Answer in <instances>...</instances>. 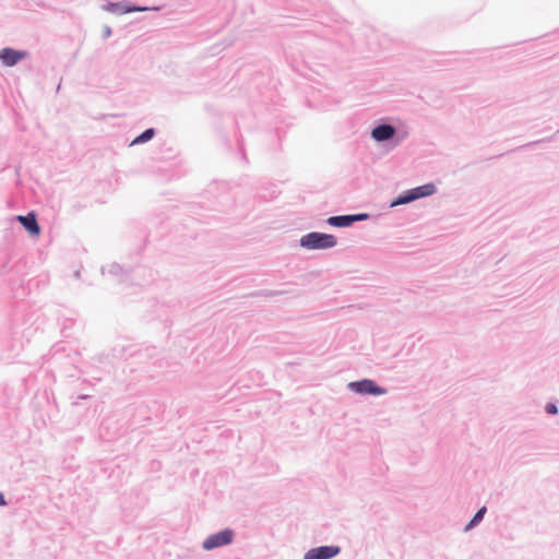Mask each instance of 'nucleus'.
Segmentation results:
<instances>
[{
  "mask_svg": "<svg viewBox=\"0 0 559 559\" xmlns=\"http://www.w3.org/2000/svg\"><path fill=\"white\" fill-rule=\"evenodd\" d=\"M100 8L103 11H106V12H109V13H112L116 15L127 14V13H129V1H124V0L118 1V2L108 1L107 3L103 4Z\"/></svg>",
  "mask_w": 559,
  "mask_h": 559,
  "instance_id": "nucleus-9",
  "label": "nucleus"
},
{
  "mask_svg": "<svg viewBox=\"0 0 559 559\" xmlns=\"http://www.w3.org/2000/svg\"><path fill=\"white\" fill-rule=\"evenodd\" d=\"M111 34H112V31H111L110 26L104 25L103 26V33H102L103 38L107 39V38H109L111 36Z\"/></svg>",
  "mask_w": 559,
  "mask_h": 559,
  "instance_id": "nucleus-17",
  "label": "nucleus"
},
{
  "mask_svg": "<svg viewBox=\"0 0 559 559\" xmlns=\"http://www.w3.org/2000/svg\"><path fill=\"white\" fill-rule=\"evenodd\" d=\"M234 537L235 533L233 530H222L215 534L207 536L202 543V548L206 551H211L218 547L227 546L233 543Z\"/></svg>",
  "mask_w": 559,
  "mask_h": 559,
  "instance_id": "nucleus-5",
  "label": "nucleus"
},
{
  "mask_svg": "<svg viewBox=\"0 0 559 559\" xmlns=\"http://www.w3.org/2000/svg\"><path fill=\"white\" fill-rule=\"evenodd\" d=\"M28 57L29 52L26 50H19L12 47H3L0 49V62L7 68H13Z\"/></svg>",
  "mask_w": 559,
  "mask_h": 559,
  "instance_id": "nucleus-6",
  "label": "nucleus"
},
{
  "mask_svg": "<svg viewBox=\"0 0 559 559\" xmlns=\"http://www.w3.org/2000/svg\"><path fill=\"white\" fill-rule=\"evenodd\" d=\"M437 188L431 182L406 190L391 202L390 207L408 204L421 198L430 197L435 194Z\"/></svg>",
  "mask_w": 559,
  "mask_h": 559,
  "instance_id": "nucleus-3",
  "label": "nucleus"
},
{
  "mask_svg": "<svg viewBox=\"0 0 559 559\" xmlns=\"http://www.w3.org/2000/svg\"><path fill=\"white\" fill-rule=\"evenodd\" d=\"M370 134L378 143L393 140L395 145H400L408 138L409 131L404 124L395 127L391 123H380L372 128Z\"/></svg>",
  "mask_w": 559,
  "mask_h": 559,
  "instance_id": "nucleus-1",
  "label": "nucleus"
},
{
  "mask_svg": "<svg viewBox=\"0 0 559 559\" xmlns=\"http://www.w3.org/2000/svg\"><path fill=\"white\" fill-rule=\"evenodd\" d=\"M5 504H7V501H5V499H4V496H3V493H2V492H0V507H3V506H5Z\"/></svg>",
  "mask_w": 559,
  "mask_h": 559,
  "instance_id": "nucleus-18",
  "label": "nucleus"
},
{
  "mask_svg": "<svg viewBox=\"0 0 559 559\" xmlns=\"http://www.w3.org/2000/svg\"><path fill=\"white\" fill-rule=\"evenodd\" d=\"M155 135V129L154 128H148L146 130H144L141 134H139L132 142H131V146L132 145H139V144H143V143H146L148 141H151Z\"/></svg>",
  "mask_w": 559,
  "mask_h": 559,
  "instance_id": "nucleus-11",
  "label": "nucleus"
},
{
  "mask_svg": "<svg viewBox=\"0 0 559 559\" xmlns=\"http://www.w3.org/2000/svg\"><path fill=\"white\" fill-rule=\"evenodd\" d=\"M346 388L348 391L362 396H380L388 394V389L379 385L374 380L367 378L348 382Z\"/></svg>",
  "mask_w": 559,
  "mask_h": 559,
  "instance_id": "nucleus-4",
  "label": "nucleus"
},
{
  "mask_svg": "<svg viewBox=\"0 0 559 559\" xmlns=\"http://www.w3.org/2000/svg\"><path fill=\"white\" fill-rule=\"evenodd\" d=\"M150 10L156 11V10H158V8H156V7L150 8V7L134 5V4H131L129 2V13L145 12V11H150Z\"/></svg>",
  "mask_w": 559,
  "mask_h": 559,
  "instance_id": "nucleus-13",
  "label": "nucleus"
},
{
  "mask_svg": "<svg viewBox=\"0 0 559 559\" xmlns=\"http://www.w3.org/2000/svg\"><path fill=\"white\" fill-rule=\"evenodd\" d=\"M299 245L307 250H325L334 248L337 239L331 234L311 231L300 238Z\"/></svg>",
  "mask_w": 559,
  "mask_h": 559,
  "instance_id": "nucleus-2",
  "label": "nucleus"
},
{
  "mask_svg": "<svg viewBox=\"0 0 559 559\" xmlns=\"http://www.w3.org/2000/svg\"><path fill=\"white\" fill-rule=\"evenodd\" d=\"M486 512H487L486 507H481L480 509H478L477 512L472 518V520L466 524L464 531L467 532V531L474 528L475 526H477L483 521Z\"/></svg>",
  "mask_w": 559,
  "mask_h": 559,
  "instance_id": "nucleus-12",
  "label": "nucleus"
},
{
  "mask_svg": "<svg viewBox=\"0 0 559 559\" xmlns=\"http://www.w3.org/2000/svg\"><path fill=\"white\" fill-rule=\"evenodd\" d=\"M545 411L549 415H557L559 412L558 406L555 403H547L545 406Z\"/></svg>",
  "mask_w": 559,
  "mask_h": 559,
  "instance_id": "nucleus-14",
  "label": "nucleus"
},
{
  "mask_svg": "<svg viewBox=\"0 0 559 559\" xmlns=\"http://www.w3.org/2000/svg\"><path fill=\"white\" fill-rule=\"evenodd\" d=\"M370 217L368 213H358V214H352L353 224L356 222H362Z\"/></svg>",
  "mask_w": 559,
  "mask_h": 559,
  "instance_id": "nucleus-15",
  "label": "nucleus"
},
{
  "mask_svg": "<svg viewBox=\"0 0 559 559\" xmlns=\"http://www.w3.org/2000/svg\"><path fill=\"white\" fill-rule=\"evenodd\" d=\"M341 552V547L324 545L309 549L305 552L304 559H332Z\"/></svg>",
  "mask_w": 559,
  "mask_h": 559,
  "instance_id": "nucleus-7",
  "label": "nucleus"
},
{
  "mask_svg": "<svg viewBox=\"0 0 559 559\" xmlns=\"http://www.w3.org/2000/svg\"><path fill=\"white\" fill-rule=\"evenodd\" d=\"M16 219L31 235H38L40 233V227L35 213L31 212L27 215H19L16 216Z\"/></svg>",
  "mask_w": 559,
  "mask_h": 559,
  "instance_id": "nucleus-8",
  "label": "nucleus"
},
{
  "mask_svg": "<svg viewBox=\"0 0 559 559\" xmlns=\"http://www.w3.org/2000/svg\"><path fill=\"white\" fill-rule=\"evenodd\" d=\"M330 226L337 228H346L353 225L352 214L330 216L326 219Z\"/></svg>",
  "mask_w": 559,
  "mask_h": 559,
  "instance_id": "nucleus-10",
  "label": "nucleus"
},
{
  "mask_svg": "<svg viewBox=\"0 0 559 559\" xmlns=\"http://www.w3.org/2000/svg\"><path fill=\"white\" fill-rule=\"evenodd\" d=\"M107 269H108V272L110 274H114V275H117L121 271L120 265L119 264H115V263L108 265Z\"/></svg>",
  "mask_w": 559,
  "mask_h": 559,
  "instance_id": "nucleus-16",
  "label": "nucleus"
}]
</instances>
